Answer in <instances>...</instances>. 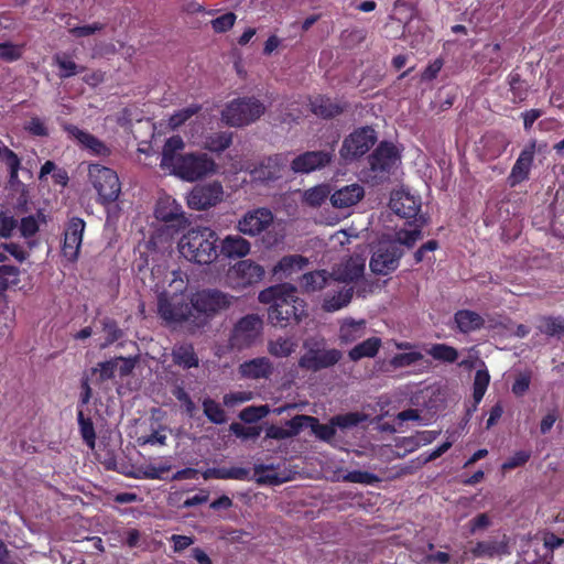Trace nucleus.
Returning a JSON list of instances; mask_svg holds the SVG:
<instances>
[{
  "label": "nucleus",
  "mask_w": 564,
  "mask_h": 564,
  "mask_svg": "<svg viewBox=\"0 0 564 564\" xmlns=\"http://www.w3.org/2000/svg\"><path fill=\"white\" fill-rule=\"evenodd\" d=\"M234 296L219 290L207 289L196 292L191 299V305L183 299L173 296L167 299L161 294L158 301V311L160 316L170 323H186L188 328L202 327L206 323V317L199 313L208 315L217 314L227 310L232 304Z\"/></svg>",
  "instance_id": "f257e3e1"
},
{
  "label": "nucleus",
  "mask_w": 564,
  "mask_h": 564,
  "mask_svg": "<svg viewBox=\"0 0 564 564\" xmlns=\"http://www.w3.org/2000/svg\"><path fill=\"white\" fill-rule=\"evenodd\" d=\"M65 131L74 138L80 145L89 150L91 154L107 156L110 154L109 148L95 135L79 129L76 126H65Z\"/></svg>",
  "instance_id": "aec40b11"
},
{
  "label": "nucleus",
  "mask_w": 564,
  "mask_h": 564,
  "mask_svg": "<svg viewBox=\"0 0 564 564\" xmlns=\"http://www.w3.org/2000/svg\"><path fill=\"white\" fill-rule=\"evenodd\" d=\"M22 55L21 47L12 43H0V58L6 62H14Z\"/></svg>",
  "instance_id": "e2e57ef3"
},
{
  "label": "nucleus",
  "mask_w": 564,
  "mask_h": 564,
  "mask_svg": "<svg viewBox=\"0 0 564 564\" xmlns=\"http://www.w3.org/2000/svg\"><path fill=\"white\" fill-rule=\"evenodd\" d=\"M312 111L323 118H330L338 115L341 109L329 98L316 97L312 102Z\"/></svg>",
  "instance_id": "ea45409f"
},
{
  "label": "nucleus",
  "mask_w": 564,
  "mask_h": 564,
  "mask_svg": "<svg viewBox=\"0 0 564 564\" xmlns=\"http://www.w3.org/2000/svg\"><path fill=\"white\" fill-rule=\"evenodd\" d=\"M140 355H133L128 358H123L119 356L115 359V362H118L117 373L119 377H126L131 373L135 364L139 361Z\"/></svg>",
  "instance_id": "bf43d9fd"
},
{
  "label": "nucleus",
  "mask_w": 564,
  "mask_h": 564,
  "mask_svg": "<svg viewBox=\"0 0 564 564\" xmlns=\"http://www.w3.org/2000/svg\"><path fill=\"white\" fill-rule=\"evenodd\" d=\"M234 272L240 279V283L243 286L258 283L264 276V269L251 260L239 261L234 267Z\"/></svg>",
  "instance_id": "b1692460"
},
{
  "label": "nucleus",
  "mask_w": 564,
  "mask_h": 564,
  "mask_svg": "<svg viewBox=\"0 0 564 564\" xmlns=\"http://www.w3.org/2000/svg\"><path fill=\"white\" fill-rule=\"evenodd\" d=\"M101 325L106 345L112 344L122 337V330L119 329L115 321L110 318H104L101 321Z\"/></svg>",
  "instance_id": "5fc2aeb1"
},
{
  "label": "nucleus",
  "mask_w": 564,
  "mask_h": 564,
  "mask_svg": "<svg viewBox=\"0 0 564 564\" xmlns=\"http://www.w3.org/2000/svg\"><path fill=\"white\" fill-rule=\"evenodd\" d=\"M250 470L245 467H221L220 479L246 480L249 478Z\"/></svg>",
  "instance_id": "0e129e2a"
},
{
  "label": "nucleus",
  "mask_w": 564,
  "mask_h": 564,
  "mask_svg": "<svg viewBox=\"0 0 564 564\" xmlns=\"http://www.w3.org/2000/svg\"><path fill=\"white\" fill-rule=\"evenodd\" d=\"M265 106L254 97H242L230 101L221 111L223 121L230 127H243L258 120Z\"/></svg>",
  "instance_id": "20e7f679"
},
{
  "label": "nucleus",
  "mask_w": 564,
  "mask_h": 564,
  "mask_svg": "<svg viewBox=\"0 0 564 564\" xmlns=\"http://www.w3.org/2000/svg\"><path fill=\"white\" fill-rule=\"evenodd\" d=\"M365 261L360 257H351L340 263L332 273L333 280L338 282H354L364 275Z\"/></svg>",
  "instance_id": "4be33fe9"
},
{
  "label": "nucleus",
  "mask_w": 564,
  "mask_h": 564,
  "mask_svg": "<svg viewBox=\"0 0 564 564\" xmlns=\"http://www.w3.org/2000/svg\"><path fill=\"white\" fill-rule=\"evenodd\" d=\"M268 405H250L245 408L239 413V419L248 424L256 423L269 414Z\"/></svg>",
  "instance_id": "de8ad7c7"
},
{
  "label": "nucleus",
  "mask_w": 564,
  "mask_h": 564,
  "mask_svg": "<svg viewBox=\"0 0 564 564\" xmlns=\"http://www.w3.org/2000/svg\"><path fill=\"white\" fill-rule=\"evenodd\" d=\"M365 197V189L360 184L345 185L329 196L334 208L345 209L355 206Z\"/></svg>",
  "instance_id": "a211bd4d"
},
{
  "label": "nucleus",
  "mask_w": 564,
  "mask_h": 564,
  "mask_svg": "<svg viewBox=\"0 0 564 564\" xmlns=\"http://www.w3.org/2000/svg\"><path fill=\"white\" fill-rule=\"evenodd\" d=\"M183 148L184 142L181 137L174 135L167 139L162 151L161 167L170 170L174 174L178 158L181 156L178 152L183 150Z\"/></svg>",
  "instance_id": "a878e982"
},
{
  "label": "nucleus",
  "mask_w": 564,
  "mask_h": 564,
  "mask_svg": "<svg viewBox=\"0 0 564 564\" xmlns=\"http://www.w3.org/2000/svg\"><path fill=\"white\" fill-rule=\"evenodd\" d=\"M332 159L329 151H307L293 159L291 169L294 173L307 174L325 167Z\"/></svg>",
  "instance_id": "4468645a"
},
{
  "label": "nucleus",
  "mask_w": 564,
  "mask_h": 564,
  "mask_svg": "<svg viewBox=\"0 0 564 564\" xmlns=\"http://www.w3.org/2000/svg\"><path fill=\"white\" fill-rule=\"evenodd\" d=\"M531 451H518L501 465L502 471L516 469L524 466L531 458Z\"/></svg>",
  "instance_id": "09e8293b"
},
{
  "label": "nucleus",
  "mask_w": 564,
  "mask_h": 564,
  "mask_svg": "<svg viewBox=\"0 0 564 564\" xmlns=\"http://www.w3.org/2000/svg\"><path fill=\"white\" fill-rule=\"evenodd\" d=\"M476 557H494L508 553V544L497 541H480L471 550Z\"/></svg>",
  "instance_id": "c9c22d12"
},
{
  "label": "nucleus",
  "mask_w": 564,
  "mask_h": 564,
  "mask_svg": "<svg viewBox=\"0 0 564 564\" xmlns=\"http://www.w3.org/2000/svg\"><path fill=\"white\" fill-rule=\"evenodd\" d=\"M455 323L463 333H469L481 327H495L496 323L492 318H485L478 313L470 310H460L455 314Z\"/></svg>",
  "instance_id": "412c9836"
},
{
  "label": "nucleus",
  "mask_w": 564,
  "mask_h": 564,
  "mask_svg": "<svg viewBox=\"0 0 564 564\" xmlns=\"http://www.w3.org/2000/svg\"><path fill=\"white\" fill-rule=\"evenodd\" d=\"M308 260L300 254H290L283 257L274 267L273 274L289 276L294 272L302 270L307 265Z\"/></svg>",
  "instance_id": "c85d7f7f"
},
{
  "label": "nucleus",
  "mask_w": 564,
  "mask_h": 564,
  "mask_svg": "<svg viewBox=\"0 0 564 564\" xmlns=\"http://www.w3.org/2000/svg\"><path fill=\"white\" fill-rule=\"evenodd\" d=\"M230 431L232 434L242 440H254L261 434L260 426H245L240 423H231Z\"/></svg>",
  "instance_id": "864d4df0"
},
{
  "label": "nucleus",
  "mask_w": 564,
  "mask_h": 564,
  "mask_svg": "<svg viewBox=\"0 0 564 564\" xmlns=\"http://www.w3.org/2000/svg\"><path fill=\"white\" fill-rule=\"evenodd\" d=\"M366 323L361 321L346 319L339 329V338L343 343L351 344L365 335Z\"/></svg>",
  "instance_id": "473e14b6"
},
{
  "label": "nucleus",
  "mask_w": 564,
  "mask_h": 564,
  "mask_svg": "<svg viewBox=\"0 0 564 564\" xmlns=\"http://www.w3.org/2000/svg\"><path fill=\"white\" fill-rule=\"evenodd\" d=\"M88 178L101 204H109L119 197L121 184L117 173L100 164L88 165Z\"/></svg>",
  "instance_id": "423d86ee"
},
{
  "label": "nucleus",
  "mask_w": 564,
  "mask_h": 564,
  "mask_svg": "<svg viewBox=\"0 0 564 564\" xmlns=\"http://www.w3.org/2000/svg\"><path fill=\"white\" fill-rule=\"evenodd\" d=\"M340 357L341 355H302L300 365L317 371L334 366Z\"/></svg>",
  "instance_id": "f704fd0d"
},
{
  "label": "nucleus",
  "mask_w": 564,
  "mask_h": 564,
  "mask_svg": "<svg viewBox=\"0 0 564 564\" xmlns=\"http://www.w3.org/2000/svg\"><path fill=\"white\" fill-rule=\"evenodd\" d=\"M102 29H104L102 23L95 22L89 25L74 26V28L69 29V33L76 37H84V36L93 35L94 33H96L97 31H100Z\"/></svg>",
  "instance_id": "338daca9"
},
{
  "label": "nucleus",
  "mask_w": 564,
  "mask_h": 564,
  "mask_svg": "<svg viewBox=\"0 0 564 564\" xmlns=\"http://www.w3.org/2000/svg\"><path fill=\"white\" fill-rule=\"evenodd\" d=\"M0 160H2L9 170L10 178L15 180L18 177V171L20 169V159L18 155L10 150L3 142L0 140Z\"/></svg>",
  "instance_id": "a18cd8bd"
},
{
  "label": "nucleus",
  "mask_w": 564,
  "mask_h": 564,
  "mask_svg": "<svg viewBox=\"0 0 564 564\" xmlns=\"http://www.w3.org/2000/svg\"><path fill=\"white\" fill-rule=\"evenodd\" d=\"M118 362L115 360L99 364V368H91V377L96 379V383H101L113 378L117 375Z\"/></svg>",
  "instance_id": "49530a36"
},
{
  "label": "nucleus",
  "mask_w": 564,
  "mask_h": 564,
  "mask_svg": "<svg viewBox=\"0 0 564 564\" xmlns=\"http://www.w3.org/2000/svg\"><path fill=\"white\" fill-rule=\"evenodd\" d=\"M278 158H269L265 163H263V166L259 171V174L263 181H272L280 177V167Z\"/></svg>",
  "instance_id": "4d7b16f0"
},
{
  "label": "nucleus",
  "mask_w": 564,
  "mask_h": 564,
  "mask_svg": "<svg viewBox=\"0 0 564 564\" xmlns=\"http://www.w3.org/2000/svg\"><path fill=\"white\" fill-rule=\"evenodd\" d=\"M383 348L386 350H393V349H402V350H409L412 349L413 346L410 343H398L394 340H388L383 346L381 345V340L378 337H370L362 343L356 345L354 349H351L349 352H378L380 348Z\"/></svg>",
  "instance_id": "bb28decb"
},
{
  "label": "nucleus",
  "mask_w": 564,
  "mask_h": 564,
  "mask_svg": "<svg viewBox=\"0 0 564 564\" xmlns=\"http://www.w3.org/2000/svg\"><path fill=\"white\" fill-rule=\"evenodd\" d=\"M361 421L358 413H346L333 416L329 423L322 424L318 419L310 415L308 427L315 434V436L330 445H334L336 429H349L356 426Z\"/></svg>",
  "instance_id": "1a4fd4ad"
},
{
  "label": "nucleus",
  "mask_w": 564,
  "mask_h": 564,
  "mask_svg": "<svg viewBox=\"0 0 564 564\" xmlns=\"http://www.w3.org/2000/svg\"><path fill=\"white\" fill-rule=\"evenodd\" d=\"M223 195L221 184L214 182L195 187L187 196V204L192 209L203 210L221 202Z\"/></svg>",
  "instance_id": "f8f14e48"
},
{
  "label": "nucleus",
  "mask_w": 564,
  "mask_h": 564,
  "mask_svg": "<svg viewBox=\"0 0 564 564\" xmlns=\"http://www.w3.org/2000/svg\"><path fill=\"white\" fill-rule=\"evenodd\" d=\"M15 229H18V221L14 217L0 212V237L9 238Z\"/></svg>",
  "instance_id": "052dcab7"
},
{
  "label": "nucleus",
  "mask_w": 564,
  "mask_h": 564,
  "mask_svg": "<svg viewBox=\"0 0 564 564\" xmlns=\"http://www.w3.org/2000/svg\"><path fill=\"white\" fill-rule=\"evenodd\" d=\"M235 21L236 15L232 12H228L212 20V25L216 32H226L234 25Z\"/></svg>",
  "instance_id": "69168bd1"
},
{
  "label": "nucleus",
  "mask_w": 564,
  "mask_h": 564,
  "mask_svg": "<svg viewBox=\"0 0 564 564\" xmlns=\"http://www.w3.org/2000/svg\"><path fill=\"white\" fill-rule=\"evenodd\" d=\"M250 249V242L239 235L226 236L220 245L221 253L230 259L243 258L249 254Z\"/></svg>",
  "instance_id": "393cba45"
},
{
  "label": "nucleus",
  "mask_w": 564,
  "mask_h": 564,
  "mask_svg": "<svg viewBox=\"0 0 564 564\" xmlns=\"http://www.w3.org/2000/svg\"><path fill=\"white\" fill-rule=\"evenodd\" d=\"M231 142L232 133L215 132L206 138L205 148L212 152H223L230 147Z\"/></svg>",
  "instance_id": "79ce46f5"
},
{
  "label": "nucleus",
  "mask_w": 564,
  "mask_h": 564,
  "mask_svg": "<svg viewBox=\"0 0 564 564\" xmlns=\"http://www.w3.org/2000/svg\"><path fill=\"white\" fill-rule=\"evenodd\" d=\"M216 171L215 161L206 153H189L178 158L175 175L194 182L212 175Z\"/></svg>",
  "instance_id": "6e6552de"
},
{
  "label": "nucleus",
  "mask_w": 564,
  "mask_h": 564,
  "mask_svg": "<svg viewBox=\"0 0 564 564\" xmlns=\"http://www.w3.org/2000/svg\"><path fill=\"white\" fill-rule=\"evenodd\" d=\"M308 424L310 415L297 414L285 422V426H288L285 430L289 432L290 437H293L299 435L303 429L308 427Z\"/></svg>",
  "instance_id": "6e6d98bb"
},
{
  "label": "nucleus",
  "mask_w": 564,
  "mask_h": 564,
  "mask_svg": "<svg viewBox=\"0 0 564 564\" xmlns=\"http://www.w3.org/2000/svg\"><path fill=\"white\" fill-rule=\"evenodd\" d=\"M489 381H490V376L486 369H479L476 371L474 384H473L474 404L470 409L467 410L468 415H470L471 412L477 410L478 404L481 402V400L487 391Z\"/></svg>",
  "instance_id": "72a5a7b5"
},
{
  "label": "nucleus",
  "mask_w": 564,
  "mask_h": 564,
  "mask_svg": "<svg viewBox=\"0 0 564 564\" xmlns=\"http://www.w3.org/2000/svg\"><path fill=\"white\" fill-rule=\"evenodd\" d=\"M258 300L260 303L270 304L268 318L273 326L286 327L293 322H300L305 315L303 300L297 296L296 288L289 283L262 290Z\"/></svg>",
  "instance_id": "f03ea898"
},
{
  "label": "nucleus",
  "mask_w": 564,
  "mask_h": 564,
  "mask_svg": "<svg viewBox=\"0 0 564 564\" xmlns=\"http://www.w3.org/2000/svg\"><path fill=\"white\" fill-rule=\"evenodd\" d=\"M535 149L536 141L532 140L521 151L508 177L509 184L511 186H516L517 184L528 180L535 154Z\"/></svg>",
  "instance_id": "dca6fc26"
},
{
  "label": "nucleus",
  "mask_w": 564,
  "mask_h": 564,
  "mask_svg": "<svg viewBox=\"0 0 564 564\" xmlns=\"http://www.w3.org/2000/svg\"><path fill=\"white\" fill-rule=\"evenodd\" d=\"M369 169L365 172L367 178L375 184L389 178L392 170L400 161L397 148L387 142H382L369 156Z\"/></svg>",
  "instance_id": "0eeeda50"
},
{
  "label": "nucleus",
  "mask_w": 564,
  "mask_h": 564,
  "mask_svg": "<svg viewBox=\"0 0 564 564\" xmlns=\"http://www.w3.org/2000/svg\"><path fill=\"white\" fill-rule=\"evenodd\" d=\"M53 63L59 69L58 77L61 79L69 78L85 69L83 66L72 61L65 53L55 54L53 56Z\"/></svg>",
  "instance_id": "4c0bfd02"
},
{
  "label": "nucleus",
  "mask_w": 564,
  "mask_h": 564,
  "mask_svg": "<svg viewBox=\"0 0 564 564\" xmlns=\"http://www.w3.org/2000/svg\"><path fill=\"white\" fill-rule=\"evenodd\" d=\"M508 84L512 94L513 102H521L527 99L529 85L521 79V76L518 73L511 72L509 74Z\"/></svg>",
  "instance_id": "a19ab883"
},
{
  "label": "nucleus",
  "mask_w": 564,
  "mask_h": 564,
  "mask_svg": "<svg viewBox=\"0 0 564 564\" xmlns=\"http://www.w3.org/2000/svg\"><path fill=\"white\" fill-rule=\"evenodd\" d=\"M85 221L82 218H72L64 234L63 254L70 261L77 259L83 241Z\"/></svg>",
  "instance_id": "2eb2a0df"
},
{
  "label": "nucleus",
  "mask_w": 564,
  "mask_h": 564,
  "mask_svg": "<svg viewBox=\"0 0 564 564\" xmlns=\"http://www.w3.org/2000/svg\"><path fill=\"white\" fill-rule=\"evenodd\" d=\"M539 329L549 336H564V317H542Z\"/></svg>",
  "instance_id": "37998d69"
},
{
  "label": "nucleus",
  "mask_w": 564,
  "mask_h": 564,
  "mask_svg": "<svg viewBox=\"0 0 564 564\" xmlns=\"http://www.w3.org/2000/svg\"><path fill=\"white\" fill-rule=\"evenodd\" d=\"M121 538L128 547L134 549L140 544L141 533L138 529H128L122 532Z\"/></svg>",
  "instance_id": "774afa93"
},
{
  "label": "nucleus",
  "mask_w": 564,
  "mask_h": 564,
  "mask_svg": "<svg viewBox=\"0 0 564 564\" xmlns=\"http://www.w3.org/2000/svg\"><path fill=\"white\" fill-rule=\"evenodd\" d=\"M155 217L177 227H184L187 224L182 206L171 196H164L158 200Z\"/></svg>",
  "instance_id": "f3484780"
},
{
  "label": "nucleus",
  "mask_w": 564,
  "mask_h": 564,
  "mask_svg": "<svg viewBox=\"0 0 564 564\" xmlns=\"http://www.w3.org/2000/svg\"><path fill=\"white\" fill-rule=\"evenodd\" d=\"M273 221V214L268 208H256L247 212L237 223V230L243 235L256 237Z\"/></svg>",
  "instance_id": "9b49d317"
},
{
  "label": "nucleus",
  "mask_w": 564,
  "mask_h": 564,
  "mask_svg": "<svg viewBox=\"0 0 564 564\" xmlns=\"http://www.w3.org/2000/svg\"><path fill=\"white\" fill-rule=\"evenodd\" d=\"M343 480L347 482L373 485L379 481V477L369 471L352 470L344 475Z\"/></svg>",
  "instance_id": "8fccbe9b"
},
{
  "label": "nucleus",
  "mask_w": 564,
  "mask_h": 564,
  "mask_svg": "<svg viewBox=\"0 0 564 564\" xmlns=\"http://www.w3.org/2000/svg\"><path fill=\"white\" fill-rule=\"evenodd\" d=\"M416 224L411 229H400L395 232L394 242L405 246L406 248H412L416 241L422 238V227L426 224V219L423 216H420L416 220Z\"/></svg>",
  "instance_id": "2f4dec72"
},
{
  "label": "nucleus",
  "mask_w": 564,
  "mask_h": 564,
  "mask_svg": "<svg viewBox=\"0 0 564 564\" xmlns=\"http://www.w3.org/2000/svg\"><path fill=\"white\" fill-rule=\"evenodd\" d=\"M203 410L204 414L212 423L224 424L226 422V413L215 400L206 398L203 401Z\"/></svg>",
  "instance_id": "c03bdc74"
},
{
  "label": "nucleus",
  "mask_w": 564,
  "mask_h": 564,
  "mask_svg": "<svg viewBox=\"0 0 564 564\" xmlns=\"http://www.w3.org/2000/svg\"><path fill=\"white\" fill-rule=\"evenodd\" d=\"M200 110V107L197 105H191L186 108H183L171 116L169 120V124L172 129L178 128L181 124H183L186 120H188L191 117L196 115Z\"/></svg>",
  "instance_id": "603ef678"
},
{
  "label": "nucleus",
  "mask_w": 564,
  "mask_h": 564,
  "mask_svg": "<svg viewBox=\"0 0 564 564\" xmlns=\"http://www.w3.org/2000/svg\"><path fill=\"white\" fill-rule=\"evenodd\" d=\"M333 280V274H328L325 270H318L305 273L301 279V288L313 293L323 290Z\"/></svg>",
  "instance_id": "c756f323"
},
{
  "label": "nucleus",
  "mask_w": 564,
  "mask_h": 564,
  "mask_svg": "<svg viewBox=\"0 0 564 564\" xmlns=\"http://www.w3.org/2000/svg\"><path fill=\"white\" fill-rule=\"evenodd\" d=\"M217 240L218 236L213 229L196 227L181 237L177 248L186 260L198 264H209L218 257Z\"/></svg>",
  "instance_id": "7ed1b4c3"
},
{
  "label": "nucleus",
  "mask_w": 564,
  "mask_h": 564,
  "mask_svg": "<svg viewBox=\"0 0 564 564\" xmlns=\"http://www.w3.org/2000/svg\"><path fill=\"white\" fill-rule=\"evenodd\" d=\"M46 221L45 215L42 212H37L36 215H30L21 218L18 229L20 235L28 239L33 237L40 229V224Z\"/></svg>",
  "instance_id": "58836bf2"
},
{
  "label": "nucleus",
  "mask_w": 564,
  "mask_h": 564,
  "mask_svg": "<svg viewBox=\"0 0 564 564\" xmlns=\"http://www.w3.org/2000/svg\"><path fill=\"white\" fill-rule=\"evenodd\" d=\"M252 399V392L250 391H237V392H230L226 393L224 395V404L228 408H234L238 404L245 403L247 401H250Z\"/></svg>",
  "instance_id": "680f3d73"
},
{
  "label": "nucleus",
  "mask_w": 564,
  "mask_h": 564,
  "mask_svg": "<svg viewBox=\"0 0 564 564\" xmlns=\"http://www.w3.org/2000/svg\"><path fill=\"white\" fill-rule=\"evenodd\" d=\"M296 345L290 336H279L269 343V352H293Z\"/></svg>",
  "instance_id": "3c124183"
},
{
  "label": "nucleus",
  "mask_w": 564,
  "mask_h": 564,
  "mask_svg": "<svg viewBox=\"0 0 564 564\" xmlns=\"http://www.w3.org/2000/svg\"><path fill=\"white\" fill-rule=\"evenodd\" d=\"M376 141L377 135L373 129L369 127L358 129L344 140L340 155L345 161H352L367 153Z\"/></svg>",
  "instance_id": "9d476101"
},
{
  "label": "nucleus",
  "mask_w": 564,
  "mask_h": 564,
  "mask_svg": "<svg viewBox=\"0 0 564 564\" xmlns=\"http://www.w3.org/2000/svg\"><path fill=\"white\" fill-rule=\"evenodd\" d=\"M241 377L248 379H267L273 371V366L267 357L254 358L240 365Z\"/></svg>",
  "instance_id": "5701e85b"
},
{
  "label": "nucleus",
  "mask_w": 564,
  "mask_h": 564,
  "mask_svg": "<svg viewBox=\"0 0 564 564\" xmlns=\"http://www.w3.org/2000/svg\"><path fill=\"white\" fill-rule=\"evenodd\" d=\"M172 466L167 462L149 464L145 468V477L149 479H165L164 475L171 470Z\"/></svg>",
  "instance_id": "13d9d810"
},
{
  "label": "nucleus",
  "mask_w": 564,
  "mask_h": 564,
  "mask_svg": "<svg viewBox=\"0 0 564 564\" xmlns=\"http://www.w3.org/2000/svg\"><path fill=\"white\" fill-rule=\"evenodd\" d=\"M354 294L351 286H343L335 294H327L323 301V308L327 312H335L347 306Z\"/></svg>",
  "instance_id": "7c9ffc66"
},
{
  "label": "nucleus",
  "mask_w": 564,
  "mask_h": 564,
  "mask_svg": "<svg viewBox=\"0 0 564 564\" xmlns=\"http://www.w3.org/2000/svg\"><path fill=\"white\" fill-rule=\"evenodd\" d=\"M330 196V187L327 184L313 186L304 191L303 202L310 207H319Z\"/></svg>",
  "instance_id": "e433bc0d"
},
{
  "label": "nucleus",
  "mask_w": 564,
  "mask_h": 564,
  "mask_svg": "<svg viewBox=\"0 0 564 564\" xmlns=\"http://www.w3.org/2000/svg\"><path fill=\"white\" fill-rule=\"evenodd\" d=\"M402 256L403 250L395 245L381 246L373 252L370 268L372 272L386 275L398 268Z\"/></svg>",
  "instance_id": "ddd939ff"
},
{
  "label": "nucleus",
  "mask_w": 564,
  "mask_h": 564,
  "mask_svg": "<svg viewBox=\"0 0 564 564\" xmlns=\"http://www.w3.org/2000/svg\"><path fill=\"white\" fill-rule=\"evenodd\" d=\"M263 319L258 314H248L234 325L229 345L231 349H251L262 338Z\"/></svg>",
  "instance_id": "39448f33"
},
{
  "label": "nucleus",
  "mask_w": 564,
  "mask_h": 564,
  "mask_svg": "<svg viewBox=\"0 0 564 564\" xmlns=\"http://www.w3.org/2000/svg\"><path fill=\"white\" fill-rule=\"evenodd\" d=\"M389 205L393 213L403 218L415 217L421 207L419 199L404 191L392 193Z\"/></svg>",
  "instance_id": "6ab92c4d"
},
{
  "label": "nucleus",
  "mask_w": 564,
  "mask_h": 564,
  "mask_svg": "<svg viewBox=\"0 0 564 564\" xmlns=\"http://www.w3.org/2000/svg\"><path fill=\"white\" fill-rule=\"evenodd\" d=\"M77 423L79 427L80 436L84 441V443L90 447L94 448L96 444V431L94 426L93 419L90 416V410L89 409H78L77 410Z\"/></svg>",
  "instance_id": "cd10ccee"
}]
</instances>
